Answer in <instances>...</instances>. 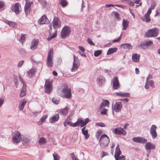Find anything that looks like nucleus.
<instances>
[{"label":"nucleus","instance_id":"18","mask_svg":"<svg viewBox=\"0 0 160 160\" xmlns=\"http://www.w3.org/2000/svg\"><path fill=\"white\" fill-rule=\"evenodd\" d=\"M140 55L137 53L133 54L132 56V60L134 62H139Z\"/></svg>","mask_w":160,"mask_h":160},{"label":"nucleus","instance_id":"3","mask_svg":"<svg viewBox=\"0 0 160 160\" xmlns=\"http://www.w3.org/2000/svg\"><path fill=\"white\" fill-rule=\"evenodd\" d=\"M63 97L66 99H70L72 97L71 89L69 88L68 86L64 84V88L62 90Z\"/></svg>","mask_w":160,"mask_h":160},{"label":"nucleus","instance_id":"10","mask_svg":"<svg viewBox=\"0 0 160 160\" xmlns=\"http://www.w3.org/2000/svg\"><path fill=\"white\" fill-rule=\"evenodd\" d=\"M45 91L47 93L49 94L52 91L51 83L49 80H46L44 85Z\"/></svg>","mask_w":160,"mask_h":160},{"label":"nucleus","instance_id":"41","mask_svg":"<svg viewBox=\"0 0 160 160\" xmlns=\"http://www.w3.org/2000/svg\"><path fill=\"white\" fill-rule=\"evenodd\" d=\"M115 158V160H125V157L124 155H122L121 156H119Z\"/></svg>","mask_w":160,"mask_h":160},{"label":"nucleus","instance_id":"31","mask_svg":"<svg viewBox=\"0 0 160 160\" xmlns=\"http://www.w3.org/2000/svg\"><path fill=\"white\" fill-rule=\"evenodd\" d=\"M47 142V140L44 137L40 138L38 143L41 145H44Z\"/></svg>","mask_w":160,"mask_h":160},{"label":"nucleus","instance_id":"29","mask_svg":"<svg viewBox=\"0 0 160 160\" xmlns=\"http://www.w3.org/2000/svg\"><path fill=\"white\" fill-rule=\"evenodd\" d=\"M64 125L65 127H66L67 125H68L70 126L73 127H76V123H73L72 122L68 121H65L63 122Z\"/></svg>","mask_w":160,"mask_h":160},{"label":"nucleus","instance_id":"63","mask_svg":"<svg viewBox=\"0 0 160 160\" xmlns=\"http://www.w3.org/2000/svg\"><path fill=\"white\" fill-rule=\"evenodd\" d=\"M100 131H98L97 132V133L96 135V138L98 139H99V137L100 136Z\"/></svg>","mask_w":160,"mask_h":160},{"label":"nucleus","instance_id":"35","mask_svg":"<svg viewBox=\"0 0 160 160\" xmlns=\"http://www.w3.org/2000/svg\"><path fill=\"white\" fill-rule=\"evenodd\" d=\"M68 109L67 107L65 108L64 109L60 111V113L64 115H67L68 114Z\"/></svg>","mask_w":160,"mask_h":160},{"label":"nucleus","instance_id":"17","mask_svg":"<svg viewBox=\"0 0 160 160\" xmlns=\"http://www.w3.org/2000/svg\"><path fill=\"white\" fill-rule=\"evenodd\" d=\"M79 64L78 62L74 60V61L73 63L72 66L71 68V71L72 72H75L77 71L79 68Z\"/></svg>","mask_w":160,"mask_h":160},{"label":"nucleus","instance_id":"11","mask_svg":"<svg viewBox=\"0 0 160 160\" xmlns=\"http://www.w3.org/2000/svg\"><path fill=\"white\" fill-rule=\"evenodd\" d=\"M11 8L17 14H19L21 11V5L18 3H16L11 7Z\"/></svg>","mask_w":160,"mask_h":160},{"label":"nucleus","instance_id":"14","mask_svg":"<svg viewBox=\"0 0 160 160\" xmlns=\"http://www.w3.org/2000/svg\"><path fill=\"white\" fill-rule=\"evenodd\" d=\"M156 126L155 125H153L150 128V133L153 139L155 138L157 136V134L156 131Z\"/></svg>","mask_w":160,"mask_h":160},{"label":"nucleus","instance_id":"36","mask_svg":"<svg viewBox=\"0 0 160 160\" xmlns=\"http://www.w3.org/2000/svg\"><path fill=\"white\" fill-rule=\"evenodd\" d=\"M152 78V75L151 74L148 75L147 78L146 83L145 85V88L146 89H147L149 88L148 85H147V84L148 82V80Z\"/></svg>","mask_w":160,"mask_h":160},{"label":"nucleus","instance_id":"7","mask_svg":"<svg viewBox=\"0 0 160 160\" xmlns=\"http://www.w3.org/2000/svg\"><path fill=\"white\" fill-rule=\"evenodd\" d=\"M71 32L70 28L67 26H65L62 29L61 35L62 38H64L68 37Z\"/></svg>","mask_w":160,"mask_h":160},{"label":"nucleus","instance_id":"19","mask_svg":"<svg viewBox=\"0 0 160 160\" xmlns=\"http://www.w3.org/2000/svg\"><path fill=\"white\" fill-rule=\"evenodd\" d=\"M145 147L146 150H150L152 149H154L155 148V146L149 142L146 143L145 145Z\"/></svg>","mask_w":160,"mask_h":160},{"label":"nucleus","instance_id":"62","mask_svg":"<svg viewBox=\"0 0 160 160\" xmlns=\"http://www.w3.org/2000/svg\"><path fill=\"white\" fill-rule=\"evenodd\" d=\"M47 116L46 115H44L40 119V120L42 122H43L45 121V120L47 118Z\"/></svg>","mask_w":160,"mask_h":160},{"label":"nucleus","instance_id":"15","mask_svg":"<svg viewBox=\"0 0 160 160\" xmlns=\"http://www.w3.org/2000/svg\"><path fill=\"white\" fill-rule=\"evenodd\" d=\"M49 21L47 16L44 15L42 16L38 21L39 24H48L49 23Z\"/></svg>","mask_w":160,"mask_h":160},{"label":"nucleus","instance_id":"22","mask_svg":"<svg viewBox=\"0 0 160 160\" xmlns=\"http://www.w3.org/2000/svg\"><path fill=\"white\" fill-rule=\"evenodd\" d=\"M59 118V115L58 114H57L55 115L51 118L49 119V121L51 123H54L58 121Z\"/></svg>","mask_w":160,"mask_h":160},{"label":"nucleus","instance_id":"8","mask_svg":"<svg viewBox=\"0 0 160 160\" xmlns=\"http://www.w3.org/2000/svg\"><path fill=\"white\" fill-rule=\"evenodd\" d=\"M89 121L90 120L88 118H86L85 120L79 118L75 123H76V127L80 125L81 127H83L86 125Z\"/></svg>","mask_w":160,"mask_h":160},{"label":"nucleus","instance_id":"37","mask_svg":"<svg viewBox=\"0 0 160 160\" xmlns=\"http://www.w3.org/2000/svg\"><path fill=\"white\" fill-rule=\"evenodd\" d=\"M109 102L108 100H104L100 104V108H102L104 106H107L109 104Z\"/></svg>","mask_w":160,"mask_h":160},{"label":"nucleus","instance_id":"44","mask_svg":"<svg viewBox=\"0 0 160 160\" xmlns=\"http://www.w3.org/2000/svg\"><path fill=\"white\" fill-rule=\"evenodd\" d=\"M156 5V2L155 1H153L152 2V3H151V5L150 7L149 8L152 10L154 9Z\"/></svg>","mask_w":160,"mask_h":160},{"label":"nucleus","instance_id":"25","mask_svg":"<svg viewBox=\"0 0 160 160\" xmlns=\"http://www.w3.org/2000/svg\"><path fill=\"white\" fill-rule=\"evenodd\" d=\"M142 20L146 22H149L151 19L150 18V15L148 14H145L144 15V17H142L141 18Z\"/></svg>","mask_w":160,"mask_h":160},{"label":"nucleus","instance_id":"55","mask_svg":"<svg viewBox=\"0 0 160 160\" xmlns=\"http://www.w3.org/2000/svg\"><path fill=\"white\" fill-rule=\"evenodd\" d=\"M122 97H130V95L129 93L125 92L123 93H122Z\"/></svg>","mask_w":160,"mask_h":160},{"label":"nucleus","instance_id":"40","mask_svg":"<svg viewBox=\"0 0 160 160\" xmlns=\"http://www.w3.org/2000/svg\"><path fill=\"white\" fill-rule=\"evenodd\" d=\"M102 50H98L95 51L94 53V55L95 57H98L101 54L102 52Z\"/></svg>","mask_w":160,"mask_h":160},{"label":"nucleus","instance_id":"46","mask_svg":"<svg viewBox=\"0 0 160 160\" xmlns=\"http://www.w3.org/2000/svg\"><path fill=\"white\" fill-rule=\"evenodd\" d=\"M125 1H126V3L127 4L131 6L132 7L134 5V2L128 0H125Z\"/></svg>","mask_w":160,"mask_h":160},{"label":"nucleus","instance_id":"21","mask_svg":"<svg viewBox=\"0 0 160 160\" xmlns=\"http://www.w3.org/2000/svg\"><path fill=\"white\" fill-rule=\"evenodd\" d=\"M122 154V152L119 148V145L118 144L115 149L114 155L115 158H116L120 156Z\"/></svg>","mask_w":160,"mask_h":160},{"label":"nucleus","instance_id":"9","mask_svg":"<svg viewBox=\"0 0 160 160\" xmlns=\"http://www.w3.org/2000/svg\"><path fill=\"white\" fill-rule=\"evenodd\" d=\"M111 130L113 133L117 135H120L122 134L125 135L126 134V132L124 130L123 128H121L112 129Z\"/></svg>","mask_w":160,"mask_h":160},{"label":"nucleus","instance_id":"4","mask_svg":"<svg viewBox=\"0 0 160 160\" xmlns=\"http://www.w3.org/2000/svg\"><path fill=\"white\" fill-rule=\"evenodd\" d=\"M159 30L156 28L148 30L145 33L146 37L149 38L157 37L159 33Z\"/></svg>","mask_w":160,"mask_h":160},{"label":"nucleus","instance_id":"47","mask_svg":"<svg viewBox=\"0 0 160 160\" xmlns=\"http://www.w3.org/2000/svg\"><path fill=\"white\" fill-rule=\"evenodd\" d=\"M113 13L114 14L115 17L118 20H120V17L119 14L117 12H114Z\"/></svg>","mask_w":160,"mask_h":160},{"label":"nucleus","instance_id":"60","mask_svg":"<svg viewBox=\"0 0 160 160\" xmlns=\"http://www.w3.org/2000/svg\"><path fill=\"white\" fill-rule=\"evenodd\" d=\"M145 46H146L145 45L144 43H143V44H141L140 45H139L138 46V47L139 48H142L143 49H145Z\"/></svg>","mask_w":160,"mask_h":160},{"label":"nucleus","instance_id":"2","mask_svg":"<svg viewBox=\"0 0 160 160\" xmlns=\"http://www.w3.org/2000/svg\"><path fill=\"white\" fill-rule=\"evenodd\" d=\"M99 142L101 147L103 148L108 145L109 142V139L106 134H104L101 137Z\"/></svg>","mask_w":160,"mask_h":160},{"label":"nucleus","instance_id":"6","mask_svg":"<svg viewBox=\"0 0 160 160\" xmlns=\"http://www.w3.org/2000/svg\"><path fill=\"white\" fill-rule=\"evenodd\" d=\"M22 140L21 134L19 131H17L13 133L12 136V141L13 142L18 143Z\"/></svg>","mask_w":160,"mask_h":160},{"label":"nucleus","instance_id":"42","mask_svg":"<svg viewBox=\"0 0 160 160\" xmlns=\"http://www.w3.org/2000/svg\"><path fill=\"white\" fill-rule=\"evenodd\" d=\"M52 102L56 104H58L59 102V99L56 98H53L52 99Z\"/></svg>","mask_w":160,"mask_h":160},{"label":"nucleus","instance_id":"45","mask_svg":"<svg viewBox=\"0 0 160 160\" xmlns=\"http://www.w3.org/2000/svg\"><path fill=\"white\" fill-rule=\"evenodd\" d=\"M147 140L142 137H140L139 143H144L147 142Z\"/></svg>","mask_w":160,"mask_h":160},{"label":"nucleus","instance_id":"51","mask_svg":"<svg viewBox=\"0 0 160 160\" xmlns=\"http://www.w3.org/2000/svg\"><path fill=\"white\" fill-rule=\"evenodd\" d=\"M96 126H98L100 127H105L106 126L105 124L103 122H99L96 123Z\"/></svg>","mask_w":160,"mask_h":160},{"label":"nucleus","instance_id":"57","mask_svg":"<svg viewBox=\"0 0 160 160\" xmlns=\"http://www.w3.org/2000/svg\"><path fill=\"white\" fill-rule=\"evenodd\" d=\"M88 43L91 45L94 46V44L93 42L89 38H88L87 40Z\"/></svg>","mask_w":160,"mask_h":160},{"label":"nucleus","instance_id":"26","mask_svg":"<svg viewBox=\"0 0 160 160\" xmlns=\"http://www.w3.org/2000/svg\"><path fill=\"white\" fill-rule=\"evenodd\" d=\"M86 127H84L82 129V134L85 136L86 139H87L89 137V135L88 133V131L87 130H85Z\"/></svg>","mask_w":160,"mask_h":160},{"label":"nucleus","instance_id":"23","mask_svg":"<svg viewBox=\"0 0 160 160\" xmlns=\"http://www.w3.org/2000/svg\"><path fill=\"white\" fill-rule=\"evenodd\" d=\"M22 140V144L24 145H27L29 144L30 141V138L26 137H23Z\"/></svg>","mask_w":160,"mask_h":160},{"label":"nucleus","instance_id":"43","mask_svg":"<svg viewBox=\"0 0 160 160\" xmlns=\"http://www.w3.org/2000/svg\"><path fill=\"white\" fill-rule=\"evenodd\" d=\"M25 34H21V36L20 39L19 40L20 42H22V43L24 42L26 37H25Z\"/></svg>","mask_w":160,"mask_h":160},{"label":"nucleus","instance_id":"34","mask_svg":"<svg viewBox=\"0 0 160 160\" xmlns=\"http://www.w3.org/2000/svg\"><path fill=\"white\" fill-rule=\"evenodd\" d=\"M105 80L104 78L102 77L98 78L97 79V82H98V83L101 85L104 83Z\"/></svg>","mask_w":160,"mask_h":160},{"label":"nucleus","instance_id":"56","mask_svg":"<svg viewBox=\"0 0 160 160\" xmlns=\"http://www.w3.org/2000/svg\"><path fill=\"white\" fill-rule=\"evenodd\" d=\"M149 84L152 88H154V82L152 80H151L149 81H148Z\"/></svg>","mask_w":160,"mask_h":160},{"label":"nucleus","instance_id":"52","mask_svg":"<svg viewBox=\"0 0 160 160\" xmlns=\"http://www.w3.org/2000/svg\"><path fill=\"white\" fill-rule=\"evenodd\" d=\"M140 137H137L134 138H132V140L133 142L139 143V142Z\"/></svg>","mask_w":160,"mask_h":160},{"label":"nucleus","instance_id":"5","mask_svg":"<svg viewBox=\"0 0 160 160\" xmlns=\"http://www.w3.org/2000/svg\"><path fill=\"white\" fill-rule=\"evenodd\" d=\"M53 49L50 48L48 52L47 59V65L50 67L52 66L53 65Z\"/></svg>","mask_w":160,"mask_h":160},{"label":"nucleus","instance_id":"30","mask_svg":"<svg viewBox=\"0 0 160 160\" xmlns=\"http://www.w3.org/2000/svg\"><path fill=\"white\" fill-rule=\"evenodd\" d=\"M35 72V69H30L28 72V76L30 78L33 77L34 75Z\"/></svg>","mask_w":160,"mask_h":160},{"label":"nucleus","instance_id":"38","mask_svg":"<svg viewBox=\"0 0 160 160\" xmlns=\"http://www.w3.org/2000/svg\"><path fill=\"white\" fill-rule=\"evenodd\" d=\"M60 4L62 7H65L68 5V3L65 0H61Z\"/></svg>","mask_w":160,"mask_h":160},{"label":"nucleus","instance_id":"48","mask_svg":"<svg viewBox=\"0 0 160 160\" xmlns=\"http://www.w3.org/2000/svg\"><path fill=\"white\" fill-rule=\"evenodd\" d=\"M71 156L72 160H79L78 158L75 156L73 152L71 154Z\"/></svg>","mask_w":160,"mask_h":160},{"label":"nucleus","instance_id":"58","mask_svg":"<svg viewBox=\"0 0 160 160\" xmlns=\"http://www.w3.org/2000/svg\"><path fill=\"white\" fill-rule=\"evenodd\" d=\"M5 5V2L3 1H0V9L2 8Z\"/></svg>","mask_w":160,"mask_h":160},{"label":"nucleus","instance_id":"32","mask_svg":"<svg viewBox=\"0 0 160 160\" xmlns=\"http://www.w3.org/2000/svg\"><path fill=\"white\" fill-rule=\"evenodd\" d=\"M128 23H129L128 22L127 20H126L125 19H123V22H122V26H123L122 30H125L126 29L127 27L128 26Z\"/></svg>","mask_w":160,"mask_h":160},{"label":"nucleus","instance_id":"27","mask_svg":"<svg viewBox=\"0 0 160 160\" xmlns=\"http://www.w3.org/2000/svg\"><path fill=\"white\" fill-rule=\"evenodd\" d=\"M27 101L26 99H23L19 103V109L20 110H22L24 108L25 105L26 104Z\"/></svg>","mask_w":160,"mask_h":160},{"label":"nucleus","instance_id":"59","mask_svg":"<svg viewBox=\"0 0 160 160\" xmlns=\"http://www.w3.org/2000/svg\"><path fill=\"white\" fill-rule=\"evenodd\" d=\"M24 62V61L22 60L20 61L18 64V68L21 67Z\"/></svg>","mask_w":160,"mask_h":160},{"label":"nucleus","instance_id":"54","mask_svg":"<svg viewBox=\"0 0 160 160\" xmlns=\"http://www.w3.org/2000/svg\"><path fill=\"white\" fill-rule=\"evenodd\" d=\"M122 34H121L120 36L117 39H115L112 41V42L113 43H114L115 42H119V41L120 40L121 36H122Z\"/></svg>","mask_w":160,"mask_h":160},{"label":"nucleus","instance_id":"64","mask_svg":"<svg viewBox=\"0 0 160 160\" xmlns=\"http://www.w3.org/2000/svg\"><path fill=\"white\" fill-rule=\"evenodd\" d=\"M19 79H20L21 82L23 84V85H26L25 83L24 82V80L22 79V78L21 77H19Z\"/></svg>","mask_w":160,"mask_h":160},{"label":"nucleus","instance_id":"13","mask_svg":"<svg viewBox=\"0 0 160 160\" xmlns=\"http://www.w3.org/2000/svg\"><path fill=\"white\" fill-rule=\"evenodd\" d=\"M26 3L24 7V11L26 16L30 13V10L31 4L32 3V2H30L28 0H26Z\"/></svg>","mask_w":160,"mask_h":160},{"label":"nucleus","instance_id":"16","mask_svg":"<svg viewBox=\"0 0 160 160\" xmlns=\"http://www.w3.org/2000/svg\"><path fill=\"white\" fill-rule=\"evenodd\" d=\"M122 108V104L121 102H116L114 106V109L117 112H120Z\"/></svg>","mask_w":160,"mask_h":160},{"label":"nucleus","instance_id":"50","mask_svg":"<svg viewBox=\"0 0 160 160\" xmlns=\"http://www.w3.org/2000/svg\"><path fill=\"white\" fill-rule=\"evenodd\" d=\"M9 25L14 28H16L18 26L17 24L16 23L14 22L11 21V22H10V24Z\"/></svg>","mask_w":160,"mask_h":160},{"label":"nucleus","instance_id":"20","mask_svg":"<svg viewBox=\"0 0 160 160\" xmlns=\"http://www.w3.org/2000/svg\"><path fill=\"white\" fill-rule=\"evenodd\" d=\"M38 40H33L32 42V45L31 46L30 48L32 50L35 49L38 46Z\"/></svg>","mask_w":160,"mask_h":160},{"label":"nucleus","instance_id":"28","mask_svg":"<svg viewBox=\"0 0 160 160\" xmlns=\"http://www.w3.org/2000/svg\"><path fill=\"white\" fill-rule=\"evenodd\" d=\"M120 47L124 49H132V46L130 43H124L121 45Z\"/></svg>","mask_w":160,"mask_h":160},{"label":"nucleus","instance_id":"1","mask_svg":"<svg viewBox=\"0 0 160 160\" xmlns=\"http://www.w3.org/2000/svg\"><path fill=\"white\" fill-rule=\"evenodd\" d=\"M52 25L54 29H55V31L53 34L49 37L48 38V40L50 41L52 39L55 38L57 36V29L60 28L61 27V22L59 18L56 17H55L52 22Z\"/></svg>","mask_w":160,"mask_h":160},{"label":"nucleus","instance_id":"33","mask_svg":"<svg viewBox=\"0 0 160 160\" xmlns=\"http://www.w3.org/2000/svg\"><path fill=\"white\" fill-rule=\"evenodd\" d=\"M117 48H110L108 51L107 54V55H111L114 52H116Z\"/></svg>","mask_w":160,"mask_h":160},{"label":"nucleus","instance_id":"39","mask_svg":"<svg viewBox=\"0 0 160 160\" xmlns=\"http://www.w3.org/2000/svg\"><path fill=\"white\" fill-rule=\"evenodd\" d=\"M53 156L54 158V160H59L60 157L59 156L56 152L54 153L53 154Z\"/></svg>","mask_w":160,"mask_h":160},{"label":"nucleus","instance_id":"53","mask_svg":"<svg viewBox=\"0 0 160 160\" xmlns=\"http://www.w3.org/2000/svg\"><path fill=\"white\" fill-rule=\"evenodd\" d=\"M145 45L147 46H149L153 44V42L151 41H149L144 43Z\"/></svg>","mask_w":160,"mask_h":160},{"label":"nucleus","instance_id":"24","mask_svg":"<svg viewBox=\"0 0 160 160\" xmlns=\"http://www.w3.org/2000/svg\"><path fill=\"white\" fill-rule=\"evenodd\" d=\"M26 86L23 85L22 90L20 93V97H22L24 96L26 94Z\"/></svg>","mask_w":160,"mask_h":160},{"label":"nucleus","instance_id":"12","mask_svg":"<svg viewBox=\"0 0 160 160\" xmlns=\"http://www.w3.org/2000/svg\"><path fill=\"white\" fill-rule=\"evenodd\" d=\"M112 88L113 89H118L120 87V85L117 77L113 78L112 80Z\"/></svg>","mask_w":160,"mask_h":160},{"label":"nucleus","instance_id":"61","mask_svg":"<svg viewBox=\"0 0 160 160\" xmlns=\"http://www.w3.org/2000/svg\"><path fill=\"white\" fill-rule=\"evenodd\" d=\"M107 110V109H103L101 111L100 113L102 114H105L106 113Z\"/></svg>","mask_w":160,"mask_h":160},{"label":"nucleus","instance_id":"49","mask_svg":"<svg viewBox=\"0 0 160 160\" xmlns=\"http://www.w3.org/2000/svg\"><path fill=\"white\" fill-rule=\"evenodd\" d=\"M38 2L41 3L42 6L44 7H46V2L45 0H41L40 1H38Z\"/></svg>","mask_w":160,"mask_h":160}]
</instances>
